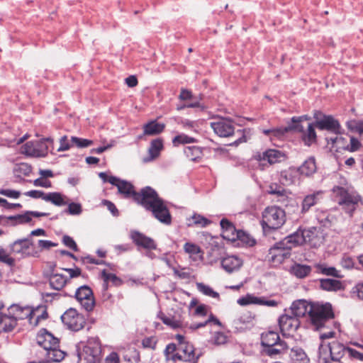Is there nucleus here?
Here are the masks:
<instances>
[{"label":"nucleus","mask_w":363,"mask_h":363,"mask_svg":"<svg viewBox=\"0 0 363 363\" xmlns=\"http://www.w3.org/2000/svg\"><path fill=\"white\" fill-rule=\"evenodd\" d=\"M334 312L330 303H313L309 311V318L312 328L320 331L334 325Z\"/></svg>","instance_id":"f257e3e1"},{"label":"nucleus","mask_w":363,"mask_h":363,"mask_svg":"<svg viewBox=\"0 0 363 363\" xmlns=\"http://www.w3.org/2000/svg\"><path fill=\"white\" fill-rule=\"evenodd\" d=\"M348 348L337 340L328 344L323 342L318 347V363H345L342 359Z\"/></svg>","instance_id":"f03ea898"},{"label":"nucleus","mask_w":363,"mask_h":363,"mask_svg":"<svg viewBox=\"0 0 363 363\" xmlns=\"http://www.w3.org/2000/svg\"><path fill=\"white\" fill-rule=\"evenodd\" d=\"M211 127L214 133L219 137L228 138L233 135H237L238 138L232 143L235 145L246 142V136L243 133V130H235L233 122L227 118H218L217 121L211 123Z\"/></svg>","instance_id":"7ed1b4c3"},{"label":"nucleus","mask_w":363,"mask_h":363,"mask_svg":"<svg viewBox=\"0 0 363 363\" xmlns=\"http://www.w3.org/2000/svg\"><path fill=\"white\" fill-rule=\"evenodd\" d=\"M11 254L23 259L26 257H38L39 251L36 250L33 238L18 239L9 245Z\"/></svg>","instance_id":"20e7f679"},{"label":"nucleus","mask_w":363,"mask_h":363,"mask_svg":"<svg viewBox=\"0 0 363 363\" xmlns=\"http://www.w3.org/2000/svg\"><path fill=\"white\" fill-rule=\"evenodd\" d=\"M285 222L284 210L277 206L267 207L262 213L261 224L264 230L267 228L277 230Z\"/></svg>","instance_id":"39448f33"},{"label":"nucleus","mask_w":363,"mask_h":363,"mask_svg":"<svg viewBox=\"0 0 363 363\" xmlns=\"http://www.w3.org/2000/svg\"><path fill=\"white\" fill-rule=\"evenodd\" d=\"M296 247L288 236L281 240L276 242L269 250V255H271L269 260L277 264H280L291 256V250Z\"/></svg>","instance_id":"423d86ee"},{"label":"nucleus","mask_w":363,"mask_h":363,"mask_svg":"<svg viewBox=\"0 0 363 363\" xmlns=\"http://www.w3.org/2000/svg\"><path fill=\"white\" fill-rule=\"evenodd\" d=\"M332 191L336 196L340 197L338 204L352 216L359 201V197L350 194L345 188L340 186H335Z\"/></svg>","instance_id":"0eeeda50"},{"label":"nucleus","mask_w":363,"mask_h":363,"mask_svg":"<svg viewBox=\"0 0 363 363\" xmlns=\"http://www.w3.org/2000/svg\"><path fill=\"white\" fill-rule=\"evenodd\" d=\"M315 121V125L321 130H326L336 135L341 134L342 128L339 121L330 115H325L322 112L315 111L313 114Z\"/></svg>","instance_id":"6e6552de"},{"label":"nucleus","mask_w":363,"mask_h":363,"mask_svg":"<svg viewBox=\"0 0 363 363\" xmlns=\"http://www.w3.org/2000/svg\"><path fill=\"white\" fill-rule=\"evenodd\" d=\"M160 199L153 188L147 186L137 192L134 202L143 206L146 211H148Z\"/></svg>","instance_id":"1a4fd4ad"},{"label":"nucleus","mask_w":363,"mask_h":363,"mask_svg":"<svg viewBox=\"0 0 363 363\" xmlns=\"http://www.w3.org/2000/svg\"><path fill=\"white\" fill-rule=\"evenodd\" d=\"M62 322L68 329L79 331L84 327L86 320L82 314H79L76 309L69 308L61 316Z\"/></svg>","instance_id":"9d476101"},{"label":"nucleus","mask_w":363,"mask_h":363,"mask_svg":"<svg viewBox=\"0 0 363 363\" xmlns=\"http://www.w3.org/2000/svg\"><path fill=\"white\" fill-rule=\"evenodd\" d=\"M74 297L82 307L87 312L92 311L96 302L92 289L87 285L79 287L74 294Z\"/></svg>","instance_id":"9b49d317"},{"label":"nucleus","mask_w":363,"mask_h":363,"mask_svg":"<svg viewBox=\"0 0 363 363\" xmlns=\"http://www.w3.org/2000/svg\"><path fill=\"white\" fill-rule=\"evenodd\" d=\"M201 354L195 353L194 347L190 343H182L178 345V351L172 357V361H183L188 363H197Z\"/></svg>","instance_id":"f8f14e48"},{"label":"nucleus","mask_w":363,"mask_h":363,"mask_svg":"<svg viewBox=\"0 0 363 363\" xmlns=\"http://www.w3.org/2000/svg\"><path fill=\"white\" fill-rule=\"evenodd\" d=\"M318 228L311 227L307 229H298L295 233L288 235L289 238L295 247L303 245L305 242H311L317 236Z\"/></svg>","instance_id":"ddd939ff"},{"label":"nucleus","mask_w":363,"mask_h":363,"mask_svg":"<svg viewBox=\"0 0 363 363\" xmlns=\"http://www.w3.org/2000/svg\"><path fill=\"white\" fill-rule=\"evenodd\" d=\"M160 223L165 225L172 223V216L164 200L160 199L148 210Z\"/></svg>","instance_id":"4468645a"},{"label":"nucleus","mask_w":363,"mask_h":363,"mask_svg":"<svg viewBox=\"0 0 363 363\" xmlns=\"http://www.w3.org/2000/svg\"><path fill=\"white\" fill-rule=\"evenodd\" d=\"M36 340L37 343L47 352L52 348L59 347V340L45 328L39 331Z\"/></svg>","instance_id":"2eb2a0df"},{"label":"nucleus","mask_w":363,"mask_h":363,"mask_svg":"<svg viewBox=\"0 0 363 363\" xmlns=\"http://www.w3.org/2000/svg\"><path fill=\"white\" fill-rule=\"evenodd\" d=\"M130 237L133 242L138 248L142 247L147 250H153L157 249V244L152 238L146 236L145 234L138 230L130 231Z\"/></svg>","instance_id":"dca6fc26"},{"label":"nucleus","mask_w":363,"mask_h":363,"mask_svg":"<svg viewBox=\"0 0 363 363\" xmlns=\"http://www.w3.org/2000/svg\"><path fill=\"white\" fill-rule=\"evenodd\" d=\"M279 325L283 333L289 334L296 331L300 325V320L292 314H284L279 318Z\"/></svg>","instance_id":"f3484780"},{"label":"nucleus","mask_w":363,"mask_h":363,"mask_svg":"<svg viewBox=\"0 0 363 363\" xmlns=\"http://www.w3.org/2000/svg\"><path fill=\"white\" fill-rule=\"evenodd\" d=\"M49 216L48 213H41L38 211H27L23 214H17L6 217V219L12 222L11 225L15 226L30 223L32 221V216L35 218Z\"/></svg>","instance_id":"a211bd4d"},{"label":"nucleus","mask_w":363,"mask_h":363,"mask_svg":"<svg viewBox=\"0 0 363 363\" xmlns=\"http://www.w3.org/2000/svg\"><path fill=\"white\" fill-rule=\"evenodd\" d=\"M114 186L117 187L118 193L123 198L132 199L134 201L138 191H135L132 183L118 178V181L116 182Z\"/></svg>","instance_id":"6ab92c4d"},{"label":"nucleus","mask_w":363,"mask_h":363,"mask_svg":"<svg viewBox=\"0 0 363 363\" xmlns=\"http://www.w3.org/2000/svg\"><path fill=\"white\" fill-rule=\"evenodd\" d=\"M287 159L286 153L283 151L276 149H269L264 151L260 160L267 161L270 164L284 162Z\"/></svg>","instance_id":"aec40b11"},{"label":"nucleus","mask_w":363,"mask_h":363,"mask_svg":"<svg viewBox=\"0 0 363 363\" xmlns=\"http://www.w3.org/2000/svg\"><path fill=\"white\" fill-rule=\"evenodd\" d=\"M313 304V302H308L304 299L294 301L291 306V313L299 319L300 317H303L307 313L309 315L311 306Z\"/></svg>","instance_id":"412c9836"},{"label":"nucleus","mask_w":363,"mask_h":363,"mask_svg":"<svg viewBox=\"0 0 363 363\" xmlns=\"http://www.w3.org/2000/svg\"><path fill=\"white\" fill-rule=\"evenodd\" d=\"M222 268L228 273L238 271L243 264V261L236 255H228L220 262Z\"/></svg>","instance_id":"4be33fe9"},{"label":"nucleus","mask_w":363,"mask_h":363,"mask_svg":"<svg viewBox=\"0 0 363 363\" xmlns=\"http://www.w3.org/2000/svg\"><path fill=\"white\" fill-rule=\"evenodd\" d=\"M220 225L222 229V237L223 239L235 242L236 241V234L238 233V230L235 225L227 218H223Z\"/></svg>","instance_id":"5701e85b"},{"label":"nucleus","mask_w":363,"mask_h":363,"mask_svg":"<svg viewBox=\"0 0 363 363\" xmlns=\"http://www.w3.org/2000/svg\"><path fill=\"white\" fill-rule=\"evenodd\" d=\"M83 350L88 356L97 358L101 352L99 339L96 337L89 338L83 347Z\"/></svg>","instance_id":"b1692460"},{"label":"nucleus","mask_w":363,"mask_h":363,"mask_svg":"<svg viewBox=\"0 0 363 363\" xmlns=\"http://www.w3.org/2000/svg\"><path fill=\"white\" fill-rule=\"evenodd\" d=\"M254 316L249 311L242 313L233 320V324L237 328L245 329L253 325Z\"/></svg>","instance_id":"393cba45"},{"label":"nucleus","mask_w":363,"mask_h":363,"mask_svg":"<svg viewBox=\"0 0 363 363\" xmlns=\"http://www.w3.org/2000/svg\"><path fill=\"white\" fill-rule=\"evenodd\" d=\"M48 280L52 289L60 291L66 285L69 279L61 274L50 273Z\"/></svg>","instance_id":"a878e982"},{"label":"nucleus","mask_w":363,"mask_h":363,"mask_svg":"<svg viewBox=\"0 0 363 363\" xmlns=\"http://www.w3.org/2000/svg\"><path fill=\"white\" fill-rule=\"evenodd\" d=\"M280 340L279 334L274 331H268L261 335V345L264 349L270 348Z\"/></svg>","instance_id":"bb28decb"},{"label":"nucleus","mask_w":363,"mask_h":363,"mask_svg":"<svg viewBox=\"0 0 363 363\" xmlns=\"http://www.w3.org/2000/svg\"><path fill=\"white\" fill-rule=\"evenodd\" d=\"M289 349V346L287 343L281 340L276 345L271 347L269 349H264V353L271 357H277L279 355L285 354Z\"/></svg>","instance_id":"cd10ccee"},{"label":"nucleus","mask_w":363,"mask_h":363,"mask_svg":"<svg viewBox=\"0 0 363 363\" xmlns=\"http://www.w3.org/2000/svg\"><path fill=\"white\" fill-rule=\"evenodd\" d=\"M315 123H308L307 130L302 133L301 140L306 146L310 147L316 143L317 135L315 130Z\"/></svg>","instance_id":"c85d7f7f"},{"label":"nucleus","mask_w":363,"mask_h":363,"mask_svg":"<svg viewBox=\"0 0 363 363\" xmlns=\"http://www.w3.org/2000/svg\"><path fill=\"white\" fill-rule=\"evenodd\" d=\"M317 167L315 160L313 157H310L297 168L296 172L305 176H311L316 172Z\"/></svg>","instance_id":"c756f323"},{"label":"nucleus","mask_w":363,"mask_h":363,"mask_svg":"<svg viewBox=\"0 0 363 363\" xmlns=\"http://www.w3.org/2000/svg\"><path fill=\"white\" fill-rule=\"evenodd\" d=\"M164 123H157L156 121H151L143 126V134L145 135H156L162 133L164 130Z\"/></svg>","instance_id":"7c9ffc66"},{"label":"nucleus","mask_w":363,"mask_h":363,"mask_svg":"<svg viewBox=\"0 0 363 363\" xmlns=\"http://www.w3.org/2000/svg\"><path fill=\"white\" fill-rule=\"evenodd\" d=\"M289 357L294 363H309L310 359L305 351L299 347H294L291 349Z\"/></svg>","instance_id":"2f4dec72"},{"label":"nucleus","mask_w":363,"mask_h":363,"mask_svg":"<svg viewBox=\"0 0 363 363\" xmlns=\"http://www.w3.org/2000/svg\"><path fill=\"white\" fill-rule=\"evenodd\" d=\"M320 287L323 290L328 291H337L342 288L340 281L333 279H320Z\"/></svg>","instance_id":"473e14b6"},{"label":"nucleus","mask_w":363,"mask_h":363,"mask_svg":"<svg viewBox=\"0 0 363 363\" xmlns=\"http://www.w3.org/2000/svg\"><path fill=\"white\" fill-rule=\"evenodd\" d=\"M311 269L309 265L295 263L291 267L290 272L298 279H304L311 273Z\"/></svg>","instance_id":"72a5a7b5"},{"label":"nucleus","mask_w":363,"mask_h":363,"mask_svg":"<svg viewBox=\"0 0 363 363\" xmlns=\"http://www.w3.org/2000/svg\"><path fill=\"white\" fill-rule=\"evenodd\" d=\"M317 269V273L322 274L325 276L333 277L338 279H342L344 276L334 267H328L325 264H317L315 265Z\"/></svg>","instance_id":"f704fd0d"},{"label":"nucleus","mask_w":363,"mask_h":363,"mask_svg":"<svg viewBox=\"0 0 363 363\" xmlns=\"http://www.w3.org/2000/svg\"><path fill=\"white\" fill-rule=\"evenodd\" d=\"M163 147V140L161 138L152 140L148 149L150 159H145V162H148L157 158L160 155Z\"/></svg>","instance_id":"c9c22d12"},{"label":"nucleus","mask_w":363,"mask_h":363,"mask_svg":"<svg viewBox=\"0 0 363 363\" xmlns=\"http://www.w3.org/2000/svg\"><path fill=\"white\" fill-rule=\"evenodd\" d=\"M320 195V192H315L312 194H308L305 196L301 204V213H305L309 211V209L315 206L319 199L318 196Z\"/></svg>","instance_id":"e433bc0d"},{"label":"nucleus","mask_w":363,"mask_h":363,"mask_svg":"<svg viewBox=\"0 0 363 363\" xmlns=\"http://www.w3.org/2000/svg\"><path fill=\"white\" fill-rule=\"evenodd\" d=\"M185 155L191 161H199L203 156V149L199 146H187L184 149Z\"/></svg>","instance_id":"4c0bfd02"},{"label":"nucleus","mask_w":363,"mask_h":363,"mask_svg":"<svg viewBox=\"0 0 363 363\" xmlns=\"http://www.w3.org/2000/svg\"><path fill=\"white\" fill-rule=\"evenodd\" d=\"M38 309H32L29 306H21L18 309V313H16V319L17 320H24V319H28L30 323H33L32 319L33 316L35 315V311H37Z\"/></svg>","instance_id":"58836bf2"},{"label":"nucleus","mask_w":363,"mask_h":363,"mask_svg":"<svg viewBox=\"0 0 363 363\" xmlns=\"http://www.w3.org/2000/svg\"><path fill=\"white\" fill-rule=\"evenodd\" d=\"M44 201L51 202L52 204L62 206L67 204L64 200V196L59 192H50L46 194Z\"/></svg>","instance_id":"ea45409f"},{"label":"nucleus","mask_w":363,"mask_h":363,"mask_svg":"<svg viewBox=\"0 0 363 363\" xmlns=\"http://www.w3.org/2000/svg\"><path fill=\"white\" fill-rule=\"evenodd\" d=\"M66 353L57 348H52L47 352V359L48 362H57L62 361Z\"/></svg>","instance_id":"a19ab883"},{"label":"nucleus","mask_w":363,"mask_h":363,"mask_svg":"<svg viewBox=\"0 0 363 363\" xmlns=\"http://www.w3.org/2000/svg\"><path fill=\"white\" fill-rule=\"evenodd\" d=\"M196 142V138H194L193 137L188 136L187 135H185V134H179V135L175 136L172 139L173 145L175 147H177L179 145L194 143Z\"/></svg>","instance_id":"79ce46f5"},{"label":"nucleus","mask_w":363,"mask_h":363,"mask_svg":"<svg viewBox=\"0 0 363 363\" xmlns=\"http://www.w3.org/2000/svg\"><path fill=\"white\" fill-rule=\"evenodd\" d=\"M236 240H240L243 244H245L250 247L255 245L256 243L255 239L251 238L249 234L241 230H239L238 233L236 234Z\"/></svg>","instance_id":"37998d69"},{"label":"nucleus","mask_w":363,"mask_h":363,"mask_svg":"<svg viewBox=\"0 0 363 363\" xmlns=\"http://www.w3.org/2000/svg\"><path fill=\"white\" fill-rule=\"evenodd\" d=\"M22 152L28 156L39 157L37 154L40 153L39 150L34 144V142H28L23 146Z\"/></svg>","instance_id":"c03bdc74"},{"label":"nucleus","mask_w":363,"mask_h":363,"mask_svg":"<svg viewBox=\"0 0 363 363\" xmlns=\"http://www.w3.org/2000/svg\"><path fill=\"white\" fill-rule=\"evenodd\" d=\"M157 317L163 322L164 324L170 326L172 328H178L182 325L179 321L175 320L172 318L166 316L162 311L158 313Z\"/></svg>","instance_id":"a18cd8bd"},{"label":"nucleus","mask_w":363,"mask_h":363,"mask_svg":"<svg viewBox=\"0 0 363 363\" xmlns=\"http://www.w3.org/2000/svg\"><path fill=\"white\" fill-rule=\"evenodd\" d=\"M101 277L106 281H110L112 284L116 286L122 285L123 283V280L117 277L115 274L108 273L106 269L102 270Z\"/></svg>","instance_id":"49530a36"},{"label":"nucleus","mask_w":363,"mask_h":363,"mask_svg":"<svg viewBox=\"0 0 363 363\" xmlns=\"http://www.w3.org/2000/svg\"><path fill=\"white\" fill-rule=\"evenodd\" d=\"M237 302L240 306H247L249 304L259 305V303H261V298L247 294L246 296L240 298Z\"/></svg>","instance_id":"de8ad7c7"},{"label":"nucleus","mask_w":363,"mask_h":363,"mask_svg":"<svg viewBox=\"0 0 363 363\" xmlns=\"http://www.w3.org/2000/svg\"><path fill=\"white\" fill-rule=\"evenodd\" d=\"M82 212V205L79 203L72 202L68 205V208L62 211L63 213H67L73 216L80 215Z\"/></svg>","instance_id":"09e8293b"},{"label":"nucleus","mask_w":363,"mask_h":363,"mask_svg":"<svg viewBox=\"0 0 363 363\" xmlns=\"http://www.w3.org/2000/svg\"><path fill=\"white\" fill-rule=\"evenodd\" d=\"M196 286L199 291L202 292L203 294L206 296L216 298H218L220 296L218 292L214 291L212 288L207 285H205L203 283H197Z\"/></svg>","instance_id":"8fccbe9b"},{"label":"nucleus","mask_w":363,"mask_h":363,"mask_svg":"<svg viewBox=\"0 0 363 363\" xmlns=\"http://www.w3.org/2000/svg\"><path fill=\"white\" fill-rule=\"evenodd\" d=\"M71 142L72 145H74L79 148L87 147L93 144V141L91 140L81 138L76 136L71 137Z\"/></svg>","instance_id":"3c124183"},{"label":"nucleus","mask_w":363,"mask_h":363,"mask_svg":"<svg viewBox=\"0 0 363 363\" xmlns=\"http://www.w3.org/2000/svg\"><path fill=\"white\" fill-rule=\"evenodd\" d=\"M128 352L129 354H127L123 357L125 361H127L130 363H138L140 362V353L137 350L133 348L131 350H129Z\"/></svg>","instance_id":"603ef678"},{"label":"nucleus","mask_w":363,"mask_h":363,"mask_svg":"<svg viewBox=\"0 0 363 363\" xmlns=\"http://www.w3.org/2000/svg\"><path fill=\"white\" fill-rule=\"evenodd\" d=\"M178 351V345L174 343L168 344L164 350V354L167 361L172 360V357H174V354Z\"/></svg>","instance_id":"864d4df0"},{"label":"nucleus","mask_w":363,"mask_h":363,"mask_svg":"<svg viewBox=\"0 0 363 363\" xmlns=\"http://www.w3.org/2000/svg\"><path fill=\"white\" fill-rule=\"evenodd\" d=\"M267 191L269 194L277 195L278 196H284L286 195L285 189L275 183L269 185Z\"/></svg>","instance_id":"5fc2aeb1"},{"label":"nucleus","mask_w":363,"mask_h":363,"mask_svg":"<svg viewBox=\"0 0 363 363\" xmlns=\"http://www.w3.org/2000/svg\"><path fill=\"white\" fill-rule=\"evenodd\" d=\"M289 133L287 126L272 128V139H282Z\"/></svg>","instance_id":"6e6d98bb"},{"label":"nucleus","mask_w":363,"mask_h":363,"mask_svg":"<svg viewBox=\"0 0 363 363\" xmlns=\"http://www.w3.org/2000/svg\"><path fill=\"white\" fill-rule=\"evenodd\" d=\"M296 170L295 168H289L288 170H284L281 172L280 176L281 179L283 182H286V184H291L294 182V175L293 174Z\"/></svg>","instance_id":"4d7b16f0"},{"label":"nucleus","mask_w":363,"mask_h":363,"mask_svg":"<svg viewBox=\"0 0 363 363\" xmlns=\"http://www.w3.org/2000/svg\"><path fill=\"white\" fill-rule=\"evenodd\" d=\"M354 260L349 255H344L340 261L341 267L346 269H352L354 267Z\"/></svg>","instance_id":"13d9d810"},{"label":"nucleus","mask_w":363,"mask_h":363,"mask_svg":"<svg viewBox=\"0 0 363 363\" xmlns=\"http://www.w3.org/2000/svg\"><path fill=\"white\" fill-rule=\"evenodd\" d=\"M191 220L194 225L201 227H206L211 223V220L199 214L193 215L191 217Z\"/></svg>","instance_id":"bf43d9fd"},{"label":"nucleus","mask_w":363,"mask_h":363,"mask_svg":"<svg viewBox=\"0 0 363 363\" xmlns=\"http://www.w3.org/2000/svg\"><path fill=\"white\" fill-rule=\"evenodd\" d=\"M62 242L69 249L72 250L74 252H77L79 248L76 242L74 239L69 235H65L62 238Z\"/></svg>","instance_id":"052dcab7"},{"label":"nucleus","mask_w":363,"mask_h":363,"mask_svg":"<svg viewBox=\"0 0 363 363\" xmlns=\"http://www.w3.org/2000/svg\"><path fill=\"white\" fill-rule=\"evenodd\" d=\"M34 144L38 147V150H39L40 153H38L37 155L38 157H45L48 155V152L49 150L48 145L44 143V141H43L42 140L34 142Z\"/></svg>","instance_id":"680f3d73"},{"label":"nucleus","mask_w":363,"mask_h":363,"mask_svg":"<svg viewBox=\"0 0 363 363\" xmlns=\"http://www.w3.org/2000/svg\"><path fill=\"white\" fill-rule=\"evenodd\" d=\"M352 297L363 301V282L357 283L351 291Z\"/></svg>","instance_id":"e2e57ef3"},{"label":"nucleus","mask_w":363,"mask_h":363,"mask_svg":"<svg viewBox=\"0 0 363 363\" xmlns=\"http://www.w3.org/2000/svg\"><path fill=\"white\" fill-rule=\"evenodd\" d=\"M32 171V167L30 165L26 163H21L17 164L14 168L15 172L21 173L25 176H28Z\"/></svg>","instance_id":"0e129e2a"},{"label":"nucleus","mask_w":363,"mask_h":363,"mask_svg":"<svg viewBox=\"0 0 363 363\" xmlns=\"http://www.w3.org/2000/svg\"><path fill=\"white\" fill-rule=\"evenodd\" d=\"M347 138L350 140L347 150L350 152H355L358 150L361 147V143L359 140L356 138L350 135H347Z\"/></svg>","instance_id":"69168bd1"},{"label":"nucleus","mask_w":363,"mask_h":363,"mask_svg":"<svg viewBox=\"0 0 363 363\" xmlns=\"http://www.w3.org/2000/svg\"><path fill=\"white\" fill-rule=\"evenodd\" d=\"M184 251L191 255H197L200 252V247L195 244L186 242L184 245Z\"/></svg>","instance_id":"338daca9"},{"label":"nucleus","mask_w":363,"mask_h":363,"mask_svg":"<svg viewBox=\"0 0 363 363\" xmlns=\"http://www.w3.org/2000/svg\"><path fill=\"white\" fill-rule=\"evenodd\" d=\"M347 354L350 358L359 360L363 362L362 352L349 347V348L347 349Z\"/></svg>","instance_id":"774afa93"}]
</instances>
